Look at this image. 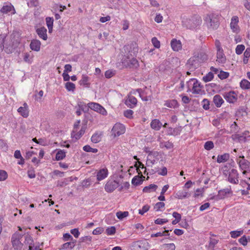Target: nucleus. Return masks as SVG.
<instances>
[{
    "instance_id": "f257e3e1",
    "label": "nucleus",
    "mask_w": 250,
    "mask_h": 250,
    "mask_svg": "<svg viewBox=\"0 0 250 250\" xmlns=\"http://www.w3.org/2000/svg\"><path fill=\"white\" fill-rule=\"evenodd\" d=\"M220 14L215 13L208 14L204 17L205 23L209 30H216L219 26Z\"/></svg>"
},
{
    "instance_id": "f03ea898",
    "label": "nucleus",
    "mask_w": 250,
    "mask_h": 250,
    "mask_svg": "<svg viewBox=\"0 0 250 250\" xmlns=\"http://www.w3.org/2000/svg\"><path fill=\"white\" fill-rule=\"evenodd\" d=\"M121 63L123 67L137 69L139 67L138 61L134 57H131L129 55L123 56Z\"/></svg>"
},
{
    "instance_id": "7ed1b4c3",
    "label": "nucleus",
    "mask_w": 250,
    "mask_h": 250,
    "mask_svg": "<svg viewBox=\"0 0 250 250\" xmlns=\"http://www.w3.org/2000/svg\"><path fill=\"white\" fill-rule=\"evenodd\" d=\"M200 63L201 58L198 53L195 54L188 61L186 67L190 71H193L199 67Z\"/></svg>"
},
{
    "instance_id": "20e7f679",
    "label": "nucleus",
    "mask_w": 250,
    "mask_h": 250,
    "mask_svg": "<svg viewBox=\"0 0 250 250\" xmlns=\"http://www.w3.org/2000/svg\"><path fill=\"white\" fill-rule=\"evenodd\" d=\"M24 234V233H20L19 232H16L13 234L11 237V242L14 250H21L22 249L23 244L20 240Z\"/></svg>"
},
{
    "instance_id": "39448f33",
    "label": "nucleus",
    "mask_w": 250,
    "mask_h": 250,
    "mask_svg": "<svg viewBox=\"0 0 250 250\" xmlns=\"http://www.w3.org/2000/svg\"><path fill=\"white\" fill-rule=\"evenodd\" d=\"M150 247V244L146 240L134 242L131 246L132 250H148Z\"/></svg>"
},
{
    "instance_id": "423d86ee",
    "label": "nucleus",
    "mask_w": 250,
    "mask_h": 250,
    "mask_svg": "<svg viewBox=\"0 0 250 250\" xmlns=\"http://www.w3.org/2000/svg\"><path fill=\"white\" fill-rule=\"evenodd\" d=\"M236 162L239 165V168L243 171V174L245 175L247 172H250V162L249 161L246 159H237Z\"/></svg>"
},
{
    "instance_id": "0eeeda50",
    "label": "nucleus",
    "mask_w": 250,
    "mask_h": 250,
    "mask_svg": "<svg viewBox=\"0 0 250 250\" xmlns=\"http://www.w3.org/2000/svg\"><path fill=\"white\" fill-rule=\"evenodd\" d=\"M125 126L120 123H116L113 127L111 132L114 137L119 136L125 132Z\"/></svg>"
},
{
    "instance_id": "6e6552de",
    "label": "nucleus",
    "mask_w": 250,
    "mask_h": 250,
    "mask_svg": "<svg viewBox=\"0 0 250 250\" xmlns=\"http://www.w3.org/2000/svg\"><path fill=\"white\" fill-rule=\"evenodd\" d=\"M120 185L119 183L113 180H109L107 181L104 186L105 190L108 193L112 192Z\"/></svg>"
},
{
    "instance_id": "1a4fd4ad",
    "label": "nucleus",
    "mask_w": 250,
    "mask_h": 250,
    "mask_svg": "<svg viewBox=\"0 0 250 250\" xmlns=\"http://www.w3.org/2000/svg\"><path fill=\"white\" fill-rule=\"evenodd\" d=\"M224 99L229 103L233 104L238 99L237 94L234 91L225 92L223 94Z\"/></svg>"
},
{
    "instance_id": "9d476101",
    "label": "nucleus",
    "mask_w": 250,
    "mask_h": 250,
    "mask_svg": "<svg viewBox=\"0 0 250 250\" xmlns=\"http://www.w3.org/2000/svg\"><path fill=\"white\" fill-rule=\"evenodd\" d=\"M239 174L237 170L234 168L230 169L229 172L228 181L233 184H237L239 182Z\"/></svg>"
},
{
    "instance_id": "9b49d317",
    "label": "nucleus",
    "mask_w": 250,
    "mask_h": 250,
    "mask_svg": "<svg viewBox=\"0 0 250 250\" xmlns=\"http://www.w3.org/2000/svg\"><path fill=\"white\" fill-rule=\"evenodd\" d=\"M137 99L131 95L130 94L127 95L126 99L125 101V104L129 108H133L137 105Z\"/></svg>"
},
{
    "instance_id": "f8f14e48",
    "label": "nucleus",
    "mask_w": 250,
    "mask_h": 250,
    "mask_svg": "<svg viewBox=\"0 0 250 250\" xmlns=\"http://www.w3.org/2000/svg\"><path fill=\"white\" fill-rule=\"evenodd\" d=\"M88 107L91 109L99 112L103 115H105L107 114L106 110L99 104L95 103H90L88 104Z\"/></svg>"
},
{
    "instance_id": "ddd939ff",
    "label": "nucleus",
    "mask_w": 250,
    "mask_h": 250,
    "mask_svg": "<svg viewBox=\"0 0 250 250\" xmlns=\"http://www.w3.org/2000/svg\"><path fill=\"white\" fill-rule=\"evenodd\" d=\"M124 48L125 50L132 53L133 55H136L138 51V45L135 42H132L130 44L125 45Z\"/></svg>"
},
{
    "instance_id": "4468645a",
    "label": "nucleus",
    "mask_w": 250,
    "mask_h": 250,
    "mask_svg": "<svg viewBox=\"0 0 250 250\" xmlns=\"http://www.w3.org/2000/svg\"><path fill=\"white\" fill-rule=\"evenodd\" d=\"M108 175V169L104 167L99 169L97 172V180L99 181L105 179Z\"/></svg>"
},
{
    "instance_id": "2eb2a0df",
    "label": "nucleus",
    "mask_w": 250,
    "mask_h": 250,
    "mask_svg": "<svg viewBox=\"0 0 250 250\" xmlns=\"http://www.w3.org/2000/svg\"><path fill=\"white\" fill-rule=\"evenodd\" d=\"M17 111L23 118H27L29 116L28 106L26 103L23 104V106L20 107Z\"/></svg>"
},
{
    "instance_id": "dca6fc26",
    "label": "nucleus",
    "mask_w": 250,
    "mask_h": 250,
    "mask_svg": "<svg viewBox=\"0 0 250 250\" xmlns=\"http://www.w3.org/2000/svg\"><path fill=\"white\" fill-rule=\"evenodd\" d=\"M239 22L238 17L236 16H233L231 19L230 23V28L233 32H237L239 30L238 25Z\"/></svg>"
},
{
    "instance_id": "f3484780",
    "label": "nucleus",
    "mask_w": 250,
    "mask_h": 250,
    "mask_svg": "<svg viewBox=\"0 0 250 250\" xmlns=\"http://www.w3.org/2000/svg\"><path fill=\"white\" fill-rule=\"evenodd\" d=\"M36 33L39 37L44 41L47 39V29L44 27H41L36 29Z\"/></svg>"
},
{
    "instance_id": "a211bd4d",
    "label": "nucleus",
    "mask_w": 250,
    "mask_h": 250,
    "mask_svg": "<svg viewBox=\"0 0 250 250\" xmlns=\"http://www.w3.org/2000/svg\"><path fill=\"white\" fill-rule=\"evenodd\" d=\"M171 47L174 51H178L182 49V43L180 41L173 39L171 40Z\"/></svg>"
},
{
    "instance_id": "6ab92c4d",
    "label": "nucleus",
    "mask_w": 250,
    "mask_h": 250,
    "mask_svg": "<svg viewBox=\"0 0 250 250\" xmlns=\"http://www.w3.org/2000/svg\"><path fill=\"white\" fill-rule=\"evenodd\" d=\"M217 60L216 61L221 64H224L226 62V57L224 53L223 50L217 51Z\"/></svg>"
},
{
    "instance_id": "aec40b11",
    "label": "nucleus",
    "mask_w": 250,
    "mask_h": 250,
    "mask_svg": "<svg viewBox=\"0 0 250 250\" xmlns=\"http://www.w3.org/2000/svg\"><path fill=\"white\" fill-rule=\"evenodd\" d=\"M41 43L39 40H32L30 44V48L34 51H39L40 50Z\"/></svg>"
},
{
    "instance_id": "412c9836",
    "label": "nucleus",
    "mask_w": 250,
    "mask_h": 250,
    "mask_svg": "<svg viewBox=\"0 0 250 250\" xmlns=\"http://www.w3.org/2000/svg\"><path fill=\"white\" fill-rule=\"evenodd\" d=\"M89 81V78L86 75L83 74L82 79L79 81V84L85 87H89L90 84Z\"/></svg>"
},
{
    "instance_id": "4be33fe9",
    "label": "nucleus",
    "mask_w": 250,
    "mask_h": 250,
    "mask_svg": "<svg viewBox=\"0 0 250 250\" xmlns=\"http://www.w3.org/2000/svg\"><path fill=\"white\" fill-rule=\"evenodd\" d=\"M213 102L217 107H220L224 101L220 95H215L213 98Z\"/></svg>"
},
{
    "instance_id": "5701e85b",
    "label": "nucleus",
    "mask_w": 250,
    "mask_h": 250,
    "mask_svg": "<svg viewBox=\"0 0 250 250\" xmlns=\"http://www.w3.org/2000/svg\"><path fill=\"white\" fill-rule=\"evenodd\" d=\"M162 126V123L158 119L152 120L150 123L151 127L157 131L159 130Z\"/></svg>"
},
{
    "instance_id": "b1692460",
    "label": "nucleus",
    "mask_w": 250,
    "mask_h": 250,
    "mask_svg": "<svg viewBox=\"0 0 250 250\" xmlns=\"http://www.w3.org/2000/svg\"><path fill=\"white\" fill-rule=\"evenodd\" d=\"M190 196V194L186 190H179L175 194V197L179 199H182L188 197Z\"/></svg>"
},
{
    "instance_id": "393cba45",
    "label": "nucleus",
    "mask_w": 250,
    "mask_h": 250,
    "mask_svg": "<svg viewBox=\"0 0 250 250\" xmlns=\"http://www.w3.org/2000/svg\"><path fill=\"white\" fill-rule=\"evenodd\" d=\"M192 93L198 94H200L202 91L201 83L197 80L195 81V84L193 86L192 89Z\"/></svg>"
},
{
    "instance_id": "a878e982",
    "label": "nucleus",
    "mask_w": 250,
    "mask_h": 250,
    "mask_svg": "<svg viewBox=\"0 0 250 250\" xmlns=\"http://www.w3.org/2000/svg\"><path fill=\"white\" fill-rule=\"evenodd\" d=\"M12 10H14V7L11 4H6L4 5L0 10L1 13L3 14H7L11 12Z\"/></svg>"
},
{
    "instance_id": "bb28decb",
    "label": "nucleus",
    "mask_w": 250,
    "mask_h": 250,
    "mask_svg": "<svg viewBox=\"0 0 250 250\" xmlns=\"http://www.w3.org/2000/svg\"><path fill=\"white\" fill-rule=\"evenodd\" d=\"M46 23L48 28L49 33H51L53 30L54 20L53 18L48 17L45 19Z\"/></svg>"
},
{
    "instance_id": "cd10ccee",
    "label": "nucleus",
    "mask_w": 250,
    "mask_h": 250,
    "mask_svg": "<svg viewBox=\"0 0 250 250\" xmlns=\"http://www.w3.org/2000/svg\"><path fill=\"white\" fill-rule=\"evenodd\" d=\"M158 188V186L155 184H150L148 186L145 187L143 188V192L146 193H150L153 191H155Z\"/></svg>"
},
{
    "instance_id": "c85d7f7f",
    "label": "nucleus",
    "mask_w": 250,
    "mask_h": 250,
    "mask_svg": "<svg viewBox=\"0 0 250 250\" xmlns=\"http://www.w3.org/2000/svg\"><path fill=\"white\" fill-rule=\"evenodd\" d=\"M76 242V241L74 240L73 242H66L61 246V248L60 250H66L68 249H72L75 246V243Z\"/></svg>"
},
{
    "instance_id": "c756f323",
    "label": "nucleus",
    "mask_w": 250,
    "mask_h": 250,
    "mask_svg": "<svg viewBox=\"0 0 250 250\" xmlns=\"http://www.w3.org/2000/svg\"><path fill=\"white\" fill-rule=\"evenodd\" d=\"M240 86L243 90L250 89V82L246 79H243L240 83Z\"/></svg>"
},
{
    "instance_id": "7c9ffc66",
    "label": "nucleus",
    "mask_w": 250,
    "mask_h": 250,
    "mask_svg": "<svg viewBox=\"0 0 250 250\" xmlns=\"http://www.w3.org/2000/svg\"><path fill=\"white\" fill-rule=\"evenodd\" d=\"M193 21L188 19H184L182 21L183 25L187 27V28H194V26L192 25Z\"/></svg>"
},
{
    "instance_id": "2f4dec72",
    "label": "nucleus",
    "mask_w": 250,
    "mask_h": 250,
    "mask_svg": "<svg viewBox=\"0 0 250 250\" xmlns=\"http://www.w3.org/2000/svg\"><path fill=\"white\" fill-rule=\"evenodd\" d=\"M229 157V155L228 153H224L223 155H218L217 157V162L218 163L225 162L228 160Z\"/></svg>"
},
{
    "instance_id": "473e14b6",
    "label": "nucleus",
    "mask_w": 250,
    "mask_h": 250,
    "mask_svg": "<svg viewBox=\"0 0 250 250\" xmlns=\"http://www.w3.org/2000/svg\"><path fill=\"white\" fill-rule=\"evenodd\" d=\"M165 105L170 108H176L178 106V104L177 101L173 100L167 101L165 104Z\"/></svg>"
},
{
    "instance_id": "72a5a7b5",
    "label": "nucleus",
    "mask_w": 250,
    "mask_h": 250,
    "mask_svg": "<svg viewBox=\"0 0 250 250\" xmlns=\"http://www.w3.org/2000/svg\"><path fill=\"white\" fill-rule=\"evenodd\" d=\"M102 133L96 132L91 137V140L94 143H97L101 140Z\"/></svg>"
},
{
    "instance_id": "f704fd0d",
    "label": "nucleus",
    "mask_w": 250,
    "mask_h": 250,
    "mask_svg": "<svg viewBox=\"0 0 250 250\" xmlns=\"http://www.w3.org/2000/svg\"><path fill=\"white\" fill-rule=\"evenodd\" d=\"M250 57V47H248L244 53L243 62L246 64L249 61V58Z\"/></svg>"
},
{
    "instance_id": "c9c22d12",
    "label": "nucleus",
    "mask_w": 250,
    "mask_h": 250,
    "mask_svg": "<svg viewBox=\"0 0 250 250\" xmlns=\"http://www.w3.org/2000/svg\"><path fill=\"white\" fill-rule=\"evenodd\" d=\"M168 230H166L165 231H163L162 232L160 231L157 232L156 233H153L151 234V237H162L164 236H169V233H168Z\"/></svg>"
},
{
    "instance_id": "e433bc0d",
    "label": "nucleus",
    "mask_w": 250,
    "mask_h": 250,
    "mask_svg": "<svg viewBox=\"0 0 250 250\" xmlns=\"http://www.w3.org/2000/svg\"><path fill=\"white\" fill-rule=\"evenodd\" d=\"M142 177H144L142 175V177H140L139 176H135L132 179V184L133 185L137 186L140 185L143 180L141 179Z\"/></svg>"
},
{
    "instance_id": "4c0bfd02",
    "label": "nucleus",
    "mask_w": 250,
    "mask_h": 250,
    "mask_svg": "<svg viewBox=\"0 0 250 250\" xmlns=\"http://www.w3.org/2000/svg\"><path fill=\"white\" fill-rule=\"evenodd\" d=\"M65 154L66 152L64 150H59L56 155V160L57 161L62 160L65 157Z\"/></svg>"
},
{
    "instance_id": "58836bf2",
    "label": "nucleus",
    "mask_w": 250,
    "mask_h": 250,
    "mask_svg": "<svg viewBox=\"0 0 250 250\" xmlns=\"http://www.w3.org/2000/svg\"><path fill=\"white\" fill-rule=\"evenodd\" d=\"M24 243L26 245H28L29 247H30V246H32L34 245V241L32 239V237L29 235L28 234L25 235L24 236Z\"/></svg>"
},
{
    "instance_id": "ea45409f",
    "label": "nucleus",
    "mask_w": 250,
    "mask_h": 250,
    "mask_svg": "<svg viewBox=\"0 0 250 250\" xmlns=\"http://www.w3.org/2000/svg\"><path fill=\"white\" fill-rule=\"evenodd\" d=\"M129 215V212L127 211L122 212L118 211L116 213V216L120 220H123L124 218L127 217Z\"/></svg>"
},
{
    "instance_id": "a19ab883",
    "label": "nucleus",
    "mask_w": 250,
    "mask_h": 250,
    "mask_svg": "<svg viewBox=\"0 0 250 250\" xmlns=\"http://www.w3.org/2000/svg\"><path fill=\"white\" fill-rule=\"evenodd\" d=\"M65 87L68 91L72 92H74L76 88L75 84L71 82H66Z\"/></svg>"
},
{
    "instance_id": "79ce46f5",
    "label": "nucleus",
    "mask_w": 250,
    "mask_h": 250,
    "mask_svg": "<svg viewBox=\"0 0 250 250\" xmlns=\"http://www.w3.org/2000/svg\"><path fill=\"white\" fill-rule=\"evenodd\" d=\"M243 233V230H233L230 232V236L233 238H236Z\"/></svg>"
},
{
    "instance_id": "37998d69",
    "label": "nucleus",
    "mask_w": 250,
    "mask_h": 250,
    "mask_svg": "<svg viewBox=\"0 0 250 250\" xmlns=\"http://www.w3.org/2000/svg\"><path fill=\"white\" fill-rule=\"evenodd\" d=\"M213 74L212 72H209L203 77V80L205 83H207L212 80L213 78Z\"/></svg>"
},
{
    "instance_id": "c03bdc74",
    "label": "nucleus",
    "mask_w": 250,
    "mask_h": 250,
    "mask_svg": "<svg viewBox=\"0 0 250 250\" xmlns=\"http://www.w3.org/2000/svg\"><path fill=\"white\" fill-rule=\"evenodd\" d=\"M83 149L84 151L88 152H92L94 153H96L98 152V149L97 148H92L89 145L84 146L83 147Z\"/></svg>"
},
{
    "instance_id": "a18cd8bd",
    "label": "nucleus",
    "mask_w": 250,
    "mask_h": 250,
    "mask_svg": "<svg viewBox=\"0 0 250 250\" xmlns=\"http://www.w3.org/2000/svg\"><path fill=\"white\" fill-rule=\"evenodd\" d=\"M245 49V46L243 44H239L236 46L235 48V53L237 55H241Z\"/></svg>"
},
{
    "instance_id": "49530a36",
    "label": "nucleus",
    "mask_w": 250,
    "mask_h": 250,
    "mask_svg": "<svg viewBox=\"0 0 250 250\" xmlns=\"http://www.w3.org/2000/svg\"><path fill=\"white\" fill-rule=\"evenodd\" d=\"M23 60L28 63H31L32 62V57L30 55V53H25L23 54Z\"/></svg>"
},
{
    "instance_id": "de8ad7c7",
    "label": "nucleus",
    "mask_w": 250,
    "mask_h": 250,
    "mask_svg": "<svg viewBox=\"0 0 250 250\" xmlns=\"http://www.w3.org/2000/svg\"><path fill=\"white\" fill-rule=\"evenodd\" d=\"M232 191L230 188H225L222 190H220L219 191V194L222 196L224 197L227 194L231 193Z\"/></svg>"
},
{
    "instance_id": "09e8293b",
    "label": "nucleus",
    "mask_w": 250,
    "mask_h": 250,
    "mask_svg": "<svg viewBox=\"0 0 250 250\" xmlns=\"http://www.w3.org/2000/svg\"><path fill=\"white\" fill-rule=\"evenodd\" d=\"M196 81V79H190L188 82L187 83V86L188 88V91L192 89L193 86L195 84V81Z\"/></svg>"
},
{
    "instance_id": "8fccbe9b",
    "label": "nucleus",
    "mask_w": 250,
    "mask_h": 250,
    "mask_svg": "<svg viewBox=\"0 0 250 250\" xmlns=\"http://www.w3.org/2000/svg\"><path fill=\"white\" fill-rule=\"evenodd\" d=\"M162 247L167 250H175L176 248L174 243L164 244Z\"/></svg>"
},
{
    "instance_id": "3c124183",
    "label": "nucleus",
    "mask_w": 250,
    "mask_h": 250,
    "mask_svg": "<svg viewBox=\"0 0 250 250\" xmlns=\"http://www.w3.org/2000/svg\"><path fill=\"white\" fill-rule=\"evenodd\" d=\"M85 129V127L83 126L78 133L73 135V137L75 138L76 139H80L82 137V136L84 133Z\"/></svg>"
},
{
    "instance_id": "603ef678",
    "label": "nucleus",
    "mask_w": 250,
    "mask_h": 250,
    "mask_svg": "<svg viewBox=\"0 0 250 250\" xmlns=\"http://www.w3.org/2000/svg\"><path fill=\"white\" fill-rule=\"evenodd\" d=\"M209 101L207 99H204L202 101L203 108L205 110L209 109Z\"/></svg>"
},
{
    "instance_id": "864d4df0",
    "label": "nucleus",
    "mask_w": 250,
    "mask_h": 250,
    "mask_svg": "<svg viewBox=\"0 0 250 250\" xmlns=\"http://www.w3.org/2000/svg\"><path fill=\"white\" fill-rule=\"evenodd\" d=\"M214 147V144L212 141H207L205 143L204 148L207 150H210Z\"/></svg>"
},
{
    "instance_id": "5fc2aeb1",
    "label": "nucleus",
    "mask_w": 250,
    "mask_h": 250,
    "mask_svg": "<svg viewBox=\"0 0 250 250\" xmlns=\"http://www.w3.org/2000/svg\"><path fill=\"white\" fill-rule=\"evenodd\" d=\"M115 74V71L113 70H108L105 72V77L107 79H109Z\"/></svg>"
},
{
    "instance_id": "6e6d98bb",
    "label": "nucleus",
    "mask_w": 250,
    "mask_h": 250,
    "mask_svg": "<svg viewBox=\"0 0 250 250\" xmlns=\"http://www.w3.org/2000/svg\"><path fill=\"white\" fill-rule=\"evenodd\" d=\"M7 177V173L5 170H0V181L5 180Z\"/></svg>"
},
{
    "instance_id": "4d7b16f0",
    "label": "nucleus",
    "mask_w": 250,
    "mask_h": 250,
    "mask_svg": "<svg viewBox=\"0 0 250 250\" xmlns=\"http://www.w3.org/2000/svg\"><path fill=\"white\" fill-rule=\"evenodd\" d=\"M150 208V206L148 205L144 206L142 209L139 210V213L141 215H143Z\"/></svg>"
},
{
    "instance_id": "13d9d810",
    "label": "nucleus",
    "mask_w": 250,
    "mask_h": 250,
    "mask_svg": "<svg viewBox=\"0 0 250 250\" xmlns=\"http://www.w3.org/2000/svg\"><path fill=\"white\" fill-rule=\"evenodd\" d=\"M106 232L108 235H113L116 232V229L115 227H110L107 228L106 229Z\"/></svg>"
},
{
    "instance_id": "bf43d9fd",
    "label": "nucleus",
    "mask_w": 250,
    "mask_h": 250,
    "mask_svg": "<svg viewBox=\"0 0 250 250\" xmlns=\"http://www.w3.org/2000/svg\"><path fill=\"white\" fill-rule=\"evenodd\" d=\"M133 111L131 109H127L124 111V116L127 118H131L133 117Z\"/></svg>"
},
{
    "instance_id": "052dcab7",
    "label": "nucleus",
    "mask_w": 250,
    "mask_h": 250,
    "mask_svg": "<svg viewBox=\"0 0 250 250\" xmlns=\"http://www.w3.org/2000/svg\"><path fill=\"white\" fill-rule=\"evenodd\" d=\"M151 42L155 48H159L160 47V42L156 37L152 38Z\"/></svg>"
},
{
    "instance_id": "680f3d73",
    "label": "nucleus",
    "mask_w": 250,
    "mask_h": 250,
    "mask_svg": "<svg viewBox=\"0 0 250 250\" xmlns=\"http://www.w3.org/2000/svg\"><path fill=\"white\" fill-rule=\"evenodd\" d=\"M239 242L244 246H247L248 244L247 238L246 235H243L239 239Z\"/></svg>"
},
{
    "instance_id": "e2e57ef3",
    "label": "nucleus",
    "mask_w": 250,
    "mask_h": 250,
    "mask_svg": "<svg viewBox=\"0 0 250 250\" xmlns=\"http://www.w3.org/2000/svg\"><path fill=\"white\" fill-rule=\"evenodd\" d=\"M229 76V74L228 72H224L223 71H220V73L218 74V77L221 79H225L227 78Z\"/></svg>"
},
{
    "instance_id": "0e129e2a",
    "label": "nucleus",
    "mask_w": 250,
    "mask_h": 250,
    "mask_svg": "<svg viewBox=\"0 0 250 250\" xmlns=\"http://www.w3.org/2000/svg\"><path fill=\"white\" fill-rule=\"evenodd\" d=\"M165 203L164 202H158L154 206V208L157 210H159L161 208H164L165 207Z\"/></svg>"
},
{
    "instance_id": "69168bd1",
    "label": "nucleus",
    "mask_w": 250,
    "mask_h": 250,
    "mask_svg": "<svg viewBox=\"0 0 250 250\" xmlns=\"http://www.w3.org/2000/svg\"><path fill=\"white\" fill-rule=\"evenodd\" d=\"M70 232L76 238L79 237V236L80 235V232H79V231L78 230V229H72L70 230Z\"/></svg>"
},
{
    "instance_id": "338daca9",
    "label": "nucleus",
    "mask_w": 250,
    "mask_h": 250,
    "mask_svg": "<svg viewBox=\"0 0 250 250\" xmlns=\"http://www.w3.org/2000/svg\"><path fill=\"white\" fill-rule=\"evenodd\" d=\"M168 222V220L166 219L158 218L155 221V223L156 224L162 225Z\"/></svg>"
},
{
    "instance_id": "774afa93",
    "label": "nucleus",
    "mask_w": 250,
    "mask_h": 250,
    "mask_svg": "<svg viewBox=\"0 0 250 250\" xmlns=\"http://www.w3.org/2000/svg\"><path fill=\"white\" fill-rule=\"evenodd\" d=\"M63 239L64 241H66L68 240H73V238L72 236L68 233H66L63 235Z\"/></svg>"
}]
</instances>
